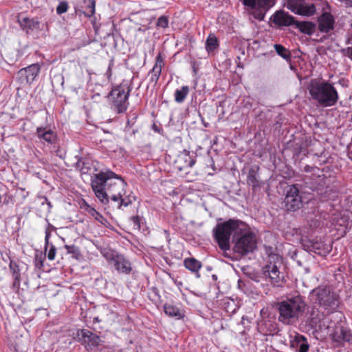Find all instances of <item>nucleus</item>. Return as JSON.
Instances as JSON below:
<instances>
[{
	"label": "nucleus",
	"mask_w": 352,
	"mask_h": 352,
	"mask_svg": "<svg viewBox=\"0 0 352 352\" xmlns=\"http://www.w3.org/2000/svg\"><path fill=\"white\" fill-rule=\"evenodd\" d=\"M127 184L122 177L109 168H103L91 178V188L99 201L109 203V199L117 203L118 209H123L132 204L135 197L127 194Z\"/></svg>",
	"instance_id": "1"
},
{
	"label": "nucleus",
	"mask_w": 352,
	"mask_h": 352,
	"mask_svg": "<svg viewBox=\"0 0 352 352\" xmlns=\"http://www.w3.org/2000/svg\"><path fill=\"white\" fill-rule=\"evenodd\" d=\"M307 303L304 297L296 294L276 304L278 321L285 325H296L305 313Z\"/></svg>",
	"instance_id": "2"
},
{
	"label": "nucleus",
	"mask_w": 352,
	"mask_h": 352,
	"mask_svg": "<svg viewBox=\"0 0 352 352\" xmlns=\"http://www.w3.org/2000/svg\"><path fill=\"white\" fill-rule=\"evenodd\" d=\"M309 94L314 100L324 107L333 106L339 98L337 90L328 82L311 81Z\"/></svg>",
	"instance_id": "3"
},
{
	"label": "nucleus",
	"mask_w": 352,
	"mask_h": 352,
	"mask_svg": "<svg viewBox=\"0 0 352 352\" xmlns=\"http://www.w3.org/2000/svg\"><path fill=\"white\" fill-rule=\"evenodd\" d=\"M243 221L236 219H229L223 223H217L213 229V236L221 250L227 251L230 250V237H232V243L234 238L237 234Z\"/></svg>",
	"instance_id": "4"
},
{
	"label": "nucleus",
	"mask_w": 352,
	"mask_h": 352,
	"mask_svg": "<svg viewBox=\"0 0 352 352\" xmlns=\"http://www.w3.org/2000/svg\"><path fill=\"white\" fill-rule=\"evenodd\" d=\"M238 229L234 238V252L242 256L253 252L257 248L256 234L244 222Z\"/></svg>",
	"instance_id": "5"
},
{
	"label": "nucleus",
	"mask_w": 352,
	"mask_h": 352,
	"mask_svg": "<svg viewBox=\"0 0 352 352\" xmlns=\"http://www.w3.org/2000/svg\"><path fill=\"white\" fill-rule=\"evenodd\" d=\"M310 298L313 303L319 305L327 313L335 311L338 306V297L328 287H318L310 293Z\"/></svg>",
	"instance_id": "6"
},
{
	"label": "nucleus",
	"mask_w": 352,
	"mask_h": 352,
	"mask_svg": "<svg viewBox=\"0 0 352 352\" xmlns=\"http://www.w3.org/2000/svg\"><path fill=\"white\" fill-rule=\"evenodd\" d=\"M280 257L276 254L269 255V261L262 269V275L274 287H280L284 278L279 271L281 265Z\"/></svg>",
	"instance_id": "7"
},
{
	"label": "nucleus",
	"mask_w": 352,
	"mask_h": 352,
	"mask_svg": "<svg viewBox=\"0 0 352 352\" xmlns=\"http://www.w3.org/2000/svg\"><path fill=\"white\" fill-rule=\"evenodd\" d=\"M129 92L126 85H120L112 89L109 97L113 109L118 113H124L127 109Z\"/></svg>",
	"instance_id": "8"
},
{
	"label": "nucleus",
	"mask_w": 352,
	"mask_h": 352,
	"mask_svg": "<svg viewBox=\"0 0 352 352\" xmlns=\"http://www.w3.org/2000/svg\"><path fill=\"white\" fill-rule=\"evenodd\" d=\"M103 255L108 263L118 273L128 274L131 272V263L123 255L112 252H107Z\"/></svg>",
	"instance_id": "9"
},
{
	"label": "nucleus",
	"mask_w": 352,
	"mask_h": 352,
	"mask_svg": "<svg viewBox=\"0 0 352 352\" xmlns=\"http://www.w3.org/2000/svg\"><path fill=\"white\" fill-rule=\"evenodd\" d=\"M40 65L32 64L21 69L16 74V78L21 85L32 83L40 72Z\"/></svg>",
	"instance_id": "10"
},
{
	"label": "nucleus",
	"mask_w": 352,
	"mask_h": 352,
	"mask_svg": "<svg viewBox=\"0 0 352 352\" xmlns=\"http://www.w3.org/2000/svg\"><path fill=\"white\" fill-rule=\"evenodd\" d=\"M287 8L294 13L302 16H309L316 12L314 5L305 0H288Z\"/></svg>",
	"instance_id": "11"
},
{
	"label": "nucleus",
	"mask_w": 352,
	"mask_h": 352,
	"mask_svg": "<svg viewBox=\"0 0 352 352\" xmlns=\"http://www.w3.org/2000/svg\"><path fill=\"white\" fill-rule=\"evenodd\" d=\"M284 202L288 210L295 211L302 206V198L298 188L295 185L289 186Z\"/></svg>",
	"instance_id": "12"
},
{
	"label": "nucleus",
	"mask_w": 352,
	"mask_h": 352,
	"mask_svg": "<svg viewBox=\"0 0 352 352\" xmlns=\"http://www.w3.org/2000/svg\"><path fill=\"white\" fill-rule=\"evenodd\" d=\"M246 6L255 10L254 16L256 19L263 20L265 12L271 6L272 0H241Z\"/></svg>",
	"instance_id": "13"
},
{
	"label": "nucleus",
	"mask_w": 352,
	"mask_h": 352,
	"mask_svg": "<svg viewBox=\"0 0 352 352\" xmlns=\"http://www.w3.org/2000/svg\"><path fill=\"white\" fill-rule=\"evenodd\" d=\"M78 339L85 345L86 347H94L98 345L100 338L87 329L79 330L77 333Z\"/></svg>",
	"instance_id": "14"
},
{
	"label": "nucleus",
	"mask_w": 352,
	"mask_h": 352,
	"mask_svg": "<svg viewBox=\"0 0 352 352\" xmlns=\"http://www.w3.org/2000/svg\"><path fill=\"white\" fill-rule=\"evenodd\" d=\"M318 30L321 32L327 33L332 30L334 27L335 20L329 12H323L318 19Z\"/></svg>",
	"instance_id": "15"
},
{
	"label": "nucleus",
	"mask_w": 352,
	"mask_h": 352,
	"mask_svg": "<svg viewBox=\"0 0 352 352\" xmlns=\"http://www.w3.org/2000/svg\"><path fill=\"white\" fill-rule=\"evenodd\" d=\"M271 20L279 26H289L295 23L294 18L284 11L276 12L271 17Z\"/></svg>",
	"instance_id": "16"
},
{
	"label": "nucleus",
	"mask_w": 352,
	"mask_h": 352,
	"mask_svg": "<svg viewBox=\"0 0 352 352\" xmlns=\"http://www.w3.org/2000/svg\"><path fill=\"white\" fill-rule=\"evenodd\" d=\"M36 134L38 139L43 140L49 144L55 143L57 139L56 133L54 131L47 128L38 127Z\"/></svg>",
	"instance_id": "17"
},
{
	"label": "nucleus",
	"mask_w": 352,
	"mask_h": 352,
	"mask_svg": "<svg viewBox=\"0 0 352 352\" xmlns=\"http://www.w3.org/2000/svg\"><path fill=\"white\" fill-rule=\"evenodd\" d=\"M323 314L321 313L318 308L313 306L307 310L306 313L307 320L311 327L316 326L322 319Z\"/></svg>",
	"instance_id": "18"
},
{
	"label": "nucleus",
	"mask_w": 352,
	"mask_h": 352,
	"mask_svg": "<svg viewBox=\"0 0 352 352\" xmlns=\"http://www.w3.org/2000/svg\"><path fill=\"white\" fill-rule=\"evenodd\" d=\"M163 65H164L163 58L161 56V54L160 53V54H158V55L156 57L155 64L153 66L152 71H151L152 75L151 77V80L152 82H154L155 83H156L158 81L159 78L162 73V68Z\"/></svg>",
	"instance_id": "19"
},
{
	"label": "nucleus",
	"mask_w": 352,
	"mask_h": 352,
	"mask_svg": "<svg viewBox=\"0 0 352 352\" xmlns=\"http://www.w3.org/2000/svg\"><path fill=\"white\" fill-rule=\"evenodd\" d=\"M164 311L165 314L172 318H175L177 320H180L184 318V312L180 310L177 307L170 304H165L164 305Z\"/></svg>",
	"instance_id": "20"
},
{
	"label": "nucleus",
	"mask_w": 352,
	"mask_h": 352,
	"mask_svg": "<svg viewBox=\"0 0 352 352\" xmlns=\"http://www.w3.org/2000/svg\"><path fill=\"white\" fill-rule=\"evenodd\" d=\"M21 26L28 30H35L41 29V23L37 19H29L27 17L19 20Z\"/></svg>",
	"instance_id": "21"
},
{
	"label": "nucleus",
	"mask_w": 352,
	"mask_h": 352,
	"mask_svg": "<svg viewBox=\"0 0 352 352\" xmlns=\"http://www.w3.org/2000/svg\"><path fill=\"white\" fill-rule=\"evenodd\" d=\"M82 207L90 215H91L96 221L100 222L102 225L104 226H107L108 225H109V221L105 217H104L100 213L96 211L93 207L89 206L85 201H84Z\"/></svg>",
	"instance_id": "22"
},
{
	"label": "nucleus",
	"mask_w": 352,
	"mask_h": 352,
	"mask_svg": "<svg viewBox=\"0 0 352 352\" xmlns=\"http://www.w3.org/2000/svg\"><path fill=\"white\" fill-rule=\"evenodd\" d=\"M9 268L14 278L12 287L14 289H18L21 283V273L19 267L16 263L11 261L9 265Z\"/></svg>",
	"instance_id": "23"
},
{
	"label": "nucleus",
	"mask_w": 352,
	"mask_h": 352,
	"mask_svg": "<svg viewBox=\"0 0 352 352\" xmlns=\"http://www.w3.org/2000/svg\"><path fill=\"white\" fill-rule=\"evenodd\" d=\"M178 162L183 164V168L192 167L195 164L194 156L189 152L184 151L178 157Z\"/></svg>",
	"instance_id": "24"
},
{
	"label": "nucleus",
	"mask_w": 352,
	"mask_h": 352,
	"mask_svg": "<svg viewBox=\"0 0 352 352\" xmlns=\"http://www.w3.org/2000/svg\"><path fill=\"white\" fill-rule=\"evenodd\" d=\"M333 340L337 342H349L352 339V336L350 332L343 328H340L339 331H337L333 335Z\"/></svg>",
	"instance_id": "25"
},
{
	"label": "nucleus",
	"mask_w": 352,
	"mask_h": 352,
	"mask_svg": "<svg viewBox=\"0 0 352 352\" xmlns=\"http://www.w3.org/2000/svg\"><path fill=\"white\" fill-rule=\"evenodd\" d=\"M296 27L299 30L308 35H311L316 30V25L311 22L299 21L296 23Z\"/></svg>",
	"instance_id": "26"
},
{
	"label": "nucleus",
	"mask_w": 352,
	"mask_h": 352,
	"mask_svg": "<svg viewBox=\"0 0 352 352\" xmlns=\"http://www.w3.org/2000/svg\"><path fill=\"white\" fill-rule=\"evenodd\" d=\"M184 266L192 272H198L201 267V263L194 258H187L184 261Z\"/></svg>",
	"instance_id": "27"
},
{
	"label": "nucleus",
	"mask_w": 352,
	"mask_h": 352,
	"mask_svg": "<svg viewBox=\"0 0 352 352\" xmlns=\"http://www.w3.org/2000/svg\"><path fill=\"white\" fill-rule=\"evenodd\" d=\"M188 86H182L181 89H177L175 91V100L177 103H182L189 93Z\"/></svg>",
	"instance_id": "28"
},
{
	"label": "nucleus",
	"mask_w": 352,
	"mask_h": 352,
	"mask_svg": "<svg viewBox=\"0 0 352 352\" xmlns=\"http://www.w3.org/2000/svg\"><path fill=\"white\" fill-rule=\"evenodd\" d=\"M258 168H251L249 170L248 177H247V183L249 186H252L253 188L258 187L259 186V182L257 179V170Z\"/></svg>",
	"instance_id": "29"
},
{
	"label": "nucleus",
	"mask_w": 352,
	"mask_h": 352,
	"mask_svg": "<svg viewBox=\"0 0 352 352\" xmlns=\"http://www.w3.org/2000/svg\"><path fill=\"white\" fill-rule=\"evenodd\" d=\"M219 46L217 38L213 35L210 34L206 41V50L208 53L214 52Z\"/></svg>",
	"instance_id": "30"
},
{
	"label": "nucleus",
	"mask_w": 352,
	"mask_h": 352,
	"mask_svg": "<svg viewBox=\"0 0 352 352\" xmlns=\"http://www.w3.org/2000/svg\"><path fill=\"white\" fill-rule=\"evenodd\" d=\"M310 250L316 254H322L324 252V244L322 241H312Z\"/></svg>",
	"instance_id": "31"
},
{
	"label": "nucleus",
	"mask_w": 352,
	"mask_h": 352,
	"mask_svg": "<svg viewBox=\"0 0 352 352\" xmlns=\"http://www.w3.org/2000/svg\"><path fill=\"white\" fill-rule=\"evenodd\" d=\"M224 309L226 312L234 314L236 312L239 307L234 300H228L224 302Z\"/></svg>",
	"instance_id": "32"
},
{
	"label": "nucleus",
	"mask_w": 352,
	"mask_h": 352,
	"mask_svg": "<svg viewBox=\"0 0 352 352\" xmlns=\"http://www.w3.org/2000/svg\"><path fill=\"white\" fill-rule=\"evenodd\" d=\"M274 49L277 54L284 59L287 60L290 57L289 52L285 48L283 45L279 44L274 45Z\"/></svg>",
	"instance_id": "33"
},
{
	"label": "nucleus",
	"mask_w": 352,
	"mask_h": 352,
	"mask_svg": "<svg viewBox=\"0 0 352 352\" xmlns=\"http://www.w3.org/2000/svg\"><path fill=\"white\" fill-rule=\"evenodd\" d=\"M298 338V351L299 352H307L309 348V346L308 344V342L306 340V338L300 336Z\"/></svg>",
	"instance_id": "34"
},
{
	"label": "nucleus",
	"mask_w": 352,
	"mask_h": 352,
	"mask_svg": "<svg viewBox=\"0 0 352 352\" xmlns=\"http://www.w3.org/2000/svg\"><path fill=\"white\" fill-rule=\"evenodd\" d=\"M325 180V177L324 175H318L316 181V183L311 186V188L313 190H320L323 187V184H322V182H323Z\"/></svg>",
	"instance_id": "35"
},
{
	"label": "nucleus",
	"mask_w": 352,
	"mask_h": 352,
	"mask_svg": "<svg viewBox=\"0 0 352 352\" xmlns=\"http://www.w3.org/2000/svg\"><path fill=\"white\" fill-rule=\"evenodd\" d=\"M68 10V4L66 1L60 2L56 8V12L58 14H62L66 12Z\"/></svg>",
	"instance_id": "36"
},
{
	"label": "nucleus",
	"mask_w": 352,
	"mask_h": 352,
	"mask_svg": "<svg viewBox=\"0 0 352 352\" xmlns=\"http://www.w3.org/2000/svg\"><path fill=\"white\" fill-rule=\"evenodd\" d=\"M48 248H50V249L47 254V258L50 261H53L55 258L56 249L52 243H50Z\"/></svg>",
	"instance_id": "37"
},
{
	"label": "nucleus",
	"mask_w": 352,
	"mask_h": 352,
	"mask_svg": "<svg viewBox=\"0 0 352 352\" xmlns=\"http://www.w3.org/2000/svg\"><path fill=\"white\" fill-rule=\"evenodd\" d=\"M168 20L167 17L164 16H160L157 22V26L162 28H166L168 27Z\"/></svg>",
	"instance_id": "38"
},
{
	"label": "nucleus",
	"mask_w": 352,
	"mask_h": 352,
	"mask_svg": "<svg viewBox=\"0 0 352 352\" xmlns=\"http://www.w3.org/2000/svg\"><path fill=\"white\" fill-rule=\"evenodd\" d=\"M131 221L132 222L133 225V228L135 230H140V221L141 219L139 216H133L130 219Z\"/></svg>",
	"instance_id": "39"
},
{
	"label": "nucleus",
	"mask_w": 352,
	"mask_h": 352,
	"mask_svg": "<svg viewBox=\"0 0 352 352\" xmlns=\"http://www.w3.org/2000/svg\"><path fill=\"white\" fill-rule=\"evenodd\" d=\"M65 248L67 250L68 254H72L74 255L79 254L78 248L74 245H65Z\"/></svg>",
	"instance_id": "40"
},
{
	"label": "nucleus",
	"mask_w": 352,
	"mask_h": 352,
	"mask_svg": "<svg viewBox=\"0 0 352 352\" xmlns=\"http://www.w3.org/2000/svg\"><path fill=\"white\" fill-rule=\"evenodd\" d=\"M51 234V230H49V228H45V250L47 251L48 246L50 245V236Z\"/></svg>",
	"instance_id": "41"
},
{
	"label": "nucleus",
	"mask_w": 352,
	"mask_h": 352,
	"mask_svg": "<svg viewBox=\"0 0 352 352\" xmlns=\"http://www.w3.org/2000/svg\"><path fill=\"white\" fill-rule=\"evenodd\" d=\"M41 204L43 206H44L45 204H46L47 206V210L48 212H50V209L52 208V204L50 203V201H48V199L46 198V197H43V201L41 202Z\"/></svg>",
	"instance_id": "42"
},
{
	"label": "nucleus",
	"mask_w": 352,
	"mask_h": 352,
	"mask_svg": "<svg viewBox=\"0 0 352 352\" xmlns=\"http://www.w3.org/2000/svg\"><path fill=\"white\" fill-rule=\"evenodd\" d=\"M45 221L47 223V226L46 228H49V230H51V232L56 230V228L54 226H52V224H50L47 219H45Z\"/></svg>",
	"instance_id": "43"
},
{
	"label": "nucleus",
	"mask_w": 352,
	"mask_h": 352,
	"mask_svg": "<svg viewBox=\"0 0 352 352\" xmlns=\"http://www.w3.org/2000/svg\"><path fill=\"white\" fill-rule=\"evenodd\" d=\"M90 7L92 8L91 12H92V14H94V12H95L94 11V8H95V1H91V6Z\"/></svg>",
	"instance_id": "44"
},
{
	"label": "nucleus",
	"mask_w": 352,
	"mask_h": 352,
	"mask_svg": "<svg viewBox=\"0 0 352 352\" xmlns=\"http://www.w3.org/2000/svg\"><path fill=\"white\" fill-rule=\"evenodd\" d=\"M246 320H248V317L246 316H243L242 317L241 323L244 324V321Z\"/></svg>",
	"instance_id": "45"
},
{
	"label": "nucleus",
	"mask_w": 352,
	"mask_h": 352,
	"mask_svg": "<svg viewBox=\"0 0 352 352\" xmlns=\"http://www.w3.org/2000/svg\"><path fill=\"white\" fill-rule=\"evenodd\" d=\"M311 168V167H309V166H306V167H305V170H306V171H309Z\"/></svg>",
	"instance_id": "46"
}]
</instances>
